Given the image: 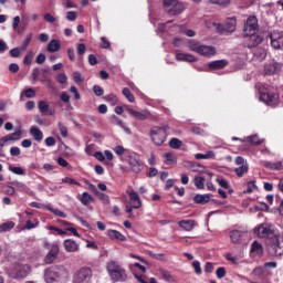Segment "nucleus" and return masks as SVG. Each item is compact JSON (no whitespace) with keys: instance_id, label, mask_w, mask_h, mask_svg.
<instances>
[{"instance_id":"obj_1","label":"nucleus","mask_w":283,"mask_h":283,"mask_svg":"<svg viewBox=\"0 0 283 283\" xmlns=\"http://www.w3.org/2000/svg\"><path fill=\"white\" fill-rule=\"evenodd\" d=\"M106 269L112 282H125L127 280V272L116 261L108 262Z\"/></svg>"},{"instance_id":"obj_2","label":"nucleus","mask_w":283,"mask_h":283,"mask_svg":"<svg viewBox=\"0 0 283 283\" xmlns=\"http://www.w3.org/2000/svg\"><path fill=\"white\" fill-rule=\"evenodd\" d=\"M164 8L170 17H176L185 10V4L178 0H164Z\"/></svg>"},{"instance_id":"obj_3","label":"nucleus","mask_w":283,"mask_h":283,"mask_svg":"<svg viewBox=\"0 0 283 283\" xmlns=\"http://www.w3.org/2000/svg\"><path fill=\"white\" fill-rule=\"evenodd\" d=\"M92 280V269L81 268L73 274L72 283H90Z\"/></svg>"},{"instance_id":"obj_4","label":"nucleus","mask_w":283,"mask_h":283,"mask_svg":"<svg viewBox=\"0 0 283 283\" xmlns=\"http://www.w3.org/2000/svg\"><path fill=\"white\" fill-rule=\"evenodd\" d=\"M150 140L154 143V145H157V147H160L167 140V134H165L164 130H160L158 126H154L150 129Z\"/></svg>"},{"instance_id":"obj_5","label":"nucleus","mask_w":283,"mask_h":283,"mask_svg":"<svg viewBox=\"0 0 283 283\" xmlns=\"http://www.w3.org/2000/svg\"><path fill=\"white\" fill-rule=\"evenodd\" d=\"M260 101L270 107H275L280 103V95L275 92H263L260 95Z\"/></svg>"},{"instance_id":"obj_6","label":"nucleus","mask_w":283,"mask_h":283,"mask_svg":"<svg viewBox=\"0 0 283 283\" xmlns=\"http://www.w3.org/2000/svg\"><path fill=\"white\" fill-rule=\"evenodd\" d=\"M258 28H259L258 18L255 15H250L244 21L243 36H249V33L255 32Z\"/></svg>"},{"instance_id":"obj_7","label":"nucleus","mask_w":283,"mask_h":283,"mask_svg":"<svg viewBox=\"0 0 283 283\" xmlns=\"http://www.w3.org/2000/svg\"><path fill=\"white\" fill-rule=\"evenodd\" d=\"M270 41L273 50L283 51V31H273L270 34Z\"/></svg>"},{"instance_id":"obj_8","label":"nucleus","mask_w":283,"mask_h":283,"mask_svg":"<svg viewBox=\"0 0 283 283\" xmlns=\"http://www.w3.org/2000/svg\"><path fill=\"white\" fill-rule=\"evenodd\" d=\"M30 268L28 264H20V265H15V268L13 269V273L11 274V276L14 280H23L25 279L27 275H30Z\"/></svg>"},{"instance_id":"obj_9","label":"nucleus","mask_w":283,"mask_h":283,"mask_svg":"<svg viewBox=\"0 0 283 283\" xmlns=\"http://www.w3.org/2000/svg\"><path fill=\"white\" fill-rule=\"evenodd\" d=\"M283 64L280 62H272L264 65V74L266 76H275L282 72Z\"/></svg>"},{"instance_id":"obj_10","label":"nucleus","mask_w":283,"mask_h":283,"mask_svg":"<svg viewBox=\"0 0 283 283\" xmlns=\"http://www.w3.org/2000/svg\"><path fill=\"white\" fill-rule=\"evenodd\" d=\"M245 39V44L248 48H258L260 43H262L263 39L261 35L256 34L255 32H250L248 35H243Z\"/></svg>"},{"instance_id":"obj_11","label":"nucleus","mask_w":283,"mask_h":283,"mask_svg":"<svg viewBox=\"0 0 283 283\" xmlns=\"http://www.w3.org/2000/svg\"><path fill=\"white\" fill-rule=\"evenodd\" d=\"M256 233L259 238H272V240L277 238L275 231L271 230V228H269L266 224L259 226Z\"/></svg>"},{"instance_id":"obj_12","label":"nucleus","mask_w":283,"mask_h":283,"mask_svg":"<svg viewBox=\"0 0 283 283\" xmlns=\"http://www.w3.org/2000/svg\"><path fill=\"white\" fill-rule=\"evenodd\" d=\"M59 244L53 243L51 245V250L48 252V254L44 258V262L45 264H52V262H54V260H56V258H59Z\"/></svg>"},{"instance_id":"obj_13","label":"nucleus","mask_w":283,"mask_h":283,"mask_svg":"<svg viewBox=\"0 0 283 283\" xmlns=\"http://www.w3.org/2000/svg\"><path fill=\"white\" fill-rule=\"evenodd\" d=\"M53 269L55 271L53 272V274H55L56 282L65 281L67 280V277H70V274L67 273V269H65V266H54Z\"/></svg>"},{"instance_id":"obj_14","label":"nucleus","mask_w":283,"mask_h":283,"mask_svg":"<svg viewBox=\"0 0 283 283\" xmlns=\"http://www.w3.org/2000/svg\"><path fill=\"white\" fill-rule=\"evenodd\" d=\"M128 198L129 205L133 209H140V207H143V201L140 200V196H138V192L130 191Z\"/></svg>"},{"instance_id":"obj_15","label":"nucleus","mask_w":283,"mask_h":283,"mask_svg":"<svg viewBox=\"0 0 283 283\" xmlns=\"http://www.w3.org/2000/svg\"><path fill=\"white\" fill-rule=\"evenodd\" d=\"M126 111L130 116H134V118H137V120H147L151 116V113L149 111H144L143 113L135 111L134 108L126 107Z\"/></svg>"},{"instance_id":"obj_16","label":"nucleus","mask_w":283,"mask_h":283,"mask_svg":"<svg viewBox=\"0 0 283 283\" xmlns=\"http://www.w3.org/2000/svg\"><path fill=\"white\" fill-rule=\"evenodd\" d=\"M272 240H274V243L269 247V253L273 255V250H274V255L276 256L283 255V248L280 247V235L276 234V238Z\"/></svg>"},{"instance_id":"obj_17","label":"nucleus","mask_w":283,"mask_h":283,"mask_svg":"<svg viewBox=\"0 0 283 283\" xmlns=\"http://www.w3.org/2000/svg\"><path fill=\"white\" fill-rule=\"evenodd\" d=\"M128 165L134 174H140L144 169L143 161L136 159V157H129Z\"/></svg>"},{"instance_id":"obj_18","label":"nucleus","mask_w":283,"mask_h":283,"mask_svg":"<svg viewBox=\"0 0 283 283\" xmlns=\"http://www.w3.org/2000/svg\"><path fill=\"white\" fill-rule=\"evenodd\" d=\"M198 54L206 56V59H211V56H216V48L201 44V49H199Z\"/></svg>"},{"instance_id":"obj_19","label":"nucleus","mask_w":283,"mask_h":283,"mask_svg":"<svg viewBox=\"0 0 283 283\" xmlns=\"http://www.w3.org/2000/svg\"><path fill=\"white\" fill-rule=\"evenodd\" d=\"M63 247L66 253H76V251H78V243L72 239L64 240Z\"/></svg>"},{"instance_id":"obj_20","label":"nucleus","mask_w":283,"mask_h":283,"mask_svg":"<svg viewBox=\"0 0 283 283\" xmlns=\"http://www.w3.org/2000/svg\"><path fill=\"white\" fill-rule=\"evenodd\" d=\"M235 28H238V19L235 17L227 18L224 24L226 32H235Z\"/></svg>"},{"instance_id":"obj_21","label":"nucleus","mask_w":283,"mask_h":283,"mask_svg":"<svg viewBox=\"0 0 283 283\" xmlns=\"http://www.w3.org/2000/svg\"><path fill=\"white\" fill-rule=\"evenodd\" d=\"M247 235V231L244 230H232L230 231V240L233 244H239L242 240V237Z\"/></svg>"},{"instance_id":"obj_22","label":"nucleus","mask_w":283,"mask_h":283,"mask_svg":"<svg viewBox=\"0 0 283 283\" xmlns=\"http://www.w3.org/2000/svg\"><path fill=\"white\" fill-rule=\"evenodd\" d=\"M38 109L42 114H45V112H48L49 116H54L56 114V111H54V108H50V104H48V102H45V101L39 102Z\"/></svg>"},{"instance_id":"obj_23","label":"nucleus","mask_w":283,"mask_h":283,"mask_svg":"<svg viewBox=\"0 0 283 283\" xmlns=\"http://www.w3.org/2000/svg\"><path fill=\"white\" fill-rule=\"evenodd\" d=\"M175 59L176 61H182L185 63H196V61H198L196 55L189 53H177Z\"/></svg>"},{"instance_id":"obj_24","label":"nucleus","mask_w":283,"mask_h":283,"mask_svg":"<svg viewBox=\"0 0 283 283\" xmlns=\"http://www.w3.org/2000/svg\"><path fill=\"white\" fill-rule=\"evenodd\" d=\"M229 65L227 60H216L208 64L209 70H224Z\"/></svg>"},{"instance_id":"obj_25","label":"nucleus","mask_w":283,"mask_h":283,"mask_svg":"<svg viewBox=\"0 0 283 283\" xmlns=\"http://www.w3.org/2000/svg\"><path fill=\"white\" fill-rule=\"evenodd\" d=\"M250 253L251 255H253V258L262 255L264 253V248L262 247V243L254 241L251 244Z\"/></svg>"},{"instance_id":"obj_26","label":"nucleus","mask_w":283,"mask_h":283,"mask_svg":"<svg viewBox=\"0 0 283 283\" xmlns=\"http://www.w3.org/2000/svg\"><path fill=\"white\" fill-rule=\"evenodd\" d=\"M61 50V40H51L46 45V51L50 53L59 52Z\"/></svg>"},{"instance_id":"obj_27","label":"nucleus","mask_w":283,"mask_h":283,"mask_svg":"<svg viewBox=\"0 0 283 283\" xmlns=\"http://www.w3.org/2000/svg\"><path fill=\"white\" fill-rule=\"evenodd\" d=\"M196 160H213L216 158V153L213 150H208L206 154L198 153L195 155Z\"/></svg>"},{"instance_id":"obj_28","label":"nucleus","mask_w":283,"mask_h":283,"mask_svg":"<svg viewBox=\"0 0 283 283\" xmlns=\"http://www.w3.org/2000/svg\"><path fill=\"white\" fill-rule=\"evenodd\" d=\"M209 200H211V195H209V193L196 195L193 197V202H196V205H207V202H209Z\"/></svg>"},{"instance_id":"obj_29","label":"nucleus","mask_w":283,"mask_h":283,"mask_svg":"<svg viewBox=\"0 0 283 283\" xmlns=\"http://www.w3.org/2000/svg\"><path fill=\"white\" fill-rule=\"evenodd\" d=\"M107 235H108L112 240H119L120 242H125V240H127V238L125 237V234L118 232L117 230H108V231H107Z\"/></svg>"},{"instance_id":"obj_30","label":"nucleus","mask_w":283,"mask_h":283,"mask_svg":"<svg viewBox=\"0 0 283 283\" xmlns=\"http://www.w3.org/2000/svg\"><path fill=\"white\" fill-rule=\"evenodd\" d=\"M54 268H49L44 271V279L46 283L56 282V274H54Z\"/></svg>"},{"instance_id":"obj_31","label":"nucleus","mask_w":283,"mask_h":283,"mask_svg":"<svg viewBox=\"0 0 283 283\" xmlns=\"http://www.w3.org/2000/svg\"><path fill=\"white\" fill-rule=\"evenodd\" d=\"M178 224L185 231H193V228L196 227V221H193V220H181V221H179Z\"/></svg>"},{"instance_id":"obj_32","label":"nucleus","mask_w":283,"mask_h":283,"mask_svg":"<svg viewBox=\"0 0 283 283\" xmlns=\"http://www.w3.org/2000/svg\"><path fill=\"white\" fill-rule=\"evenodd\" d=\"M187 48L190 50V52H196L197 54H199L202 44L196 40H189L187 42Z\"/></svg>"},{"instance_id":"obj_33","label":"nucleus","mask_w":283,"mask_h":283,"mask_svg":"<svg viewBox=\"0 0 283 283\" xmlns=\"http://www.w3.org/2000/svg\"><path fill=\"white\" fill-rule=\"evenodd\" d=\"M30 134L38 143H41V140H43V132H41V129H39L36 126H32L30 128Z\"/></svg>"},{"instance_id":"obj_34","label":"nucleus","mask_w":283,"mask_h":283,"mask_svg":"<svg viewBox=\"0 0 283 283\" xmlns=\"http://www.w3.org/2000/svg\"><path fill=\"white\" fill-rule=\"evenodd\" d=\"M264 167H266V169H271L272 171H282L283 169L282 161H276V163L265 161Z\"/></svg>"},{"instance_id":"obj_35","label":"nucleus","mask_w":283,"mask_h":283,"mask_svg":"<svg viewBox=\"0 0 283 283\" xmlns=\"http://www.w3.org/2000/svg\"><path fill=\"white\" fill-rule=\"evenodd\" d=\"M80 202H82L84 207H87V205H92V202H94V197H92V195L88 192H83L82 197L80 198Z\"/></svg>"},{"instance_id":"obj_36","label":"nucleus","mask_w":283,"mask_h":283,"mask_svg":"<svg viewBox=\"0 0 283 283\" xmlns=\"http://www.w3.org/2000/svg\"><path fill=\"white\" fill-rule=\"evenodd\" d=\"M243 143H250L251 145H262L264 140L260 139L258 135L248 136Z\"/></svg>"},{"instance_id":"obj_37","label":"nucleus","mask_w":283,"mask_h":283,"mask_svg":"<svg viewBox=\"0 0 283 283\" xmlns=\"http://www.w3.org/2000/svg\"><path fill=\"white\" fill-rule=\"evenodd\" d=\"M12 229H14L13 221H7L0 224V233H8V231H12Z\"/></svg>"},{"instance_id":"obj_38","label":"nucleus","mask_w":283,"mask_h":283,"mask_svg":"<svg viewBox=\"0 0 283 283\" xmlns=\"http://www.w3.org/2000/svg\"><path fill=\"white\" fill-rule=\"evenodd\" d=\"M234 174L239 177L242 178L244 174H249V164H245L243 166H240L238 168H234Z\"/></svg>"},{"instance_id":"obj_39","label":"nucleus","mask_w":283,"mask_h":283,"mask_svg":"<svg viewBox=\"0 0 283 283\" xmlns=\"http://www.w3.org/2000/svg\"><path fill=\"white\" fill-rule=\"evenodd\" d=\"M44 209H46L48 211H50L54 216H57V218H65L66 217L65 212H63L59 209H54V208H52V206H45Z\"/></svg>"},{"instance_id":"obj_40","label":"nucleus","mask_w":283,"mask_h":283,"mask_svg":"<svg viewBox=\"0 0 283 283\" xmlns=\"http://www.w3.org/2000/svg\"><path fill=\"white\" fill-rule=\"evenodd\" d=\"M205 177H195L193 178V185L197 189H205Z\"/></svg>"},{"instance_id":"obj_41","label":"nucleus","mask_w":283,"mask_h":283,"mask_svg":"<svg viewBox=\"0 0 283 283\" xmlns=\"http://www.w3.org/2000/svg\"><path fill=\"white\" fill-rule=\"evenodd\" d=\"M122 94L125 96V98H127L129 103H134L136 101L134 94H132V91H129L127 87L123 88Z\"/></svg>"},{"instance_id":"obj_42","label":"nucleus","mask_w":283,"mask_h":283,"mask_svg":"<svg viewBox=\"0 0 283 283\" xmlns=\"http://www.w3.org/2000/svg\"><path fill=\"white\" fill-rule=\"evenodd\" d=\"M169 147H171V149H180V147H182V142L178 138H171L169 142Z\"/></svg>"},{"instance_id":"obj_43","label":"nucleus","mask_w":283,"mask_h":283,"mask_svg":"<svg viewBox=\"0 0 283 283\" xmlns=\"http://www.w3.org/2000/svg\"><path fill=\"white\" fill-rule=\"evenodd\" d=\"M12 185H13V187H15L18 189V191H24L25 193H28V191H30V188L28 186H25V184H23V182L13 181Z\"/></svg>"},{"instance_id":"obj_44","label":"nucleus","mask_w":283,"mask_h":283,"mask_svg":"<svg viewBox=\"0 0 283 283\" xmlns=\"http://www.w3.org/2000/svg\"><path fill=\"white\" fill-rule=\"evenodd\" d=\"M258 189V186L255 185V181L251 180L248 182V188L243 191V193H253Z\"/></svg>"},{"instance_id":"obj_45","label":"nucleus","mask_w":283,"mask_h":283,"mask_svg":"<svg viewBox=\"0 0 283 283\" xmlns=\"http://www.w3.org/2000/svg\"><path fill=\"white\" fill-rule=\"evenodd\" d=\"M160 274L163 280H165L166 282H174V276L167 270H161Z\"/></svg>"},{"instance_id":"obj_46","label":"nucleus","mask_w":283,"mask_h":283,"mask_svg":"<svg viewBox=\"0 0 283 283\" xmlns=\"http://www.w3.org/2000/svg\"><path fill=\"white\" fill-rule=\"evenodd\" d=\"M8 140H21V130L7 135Z\"/></svg>"},{"instance_id":"obj_47","label":"nucleus","mask_w":283,"mask_h":283,"mask_svg":"<svg viewBox=\"0 0 283 283\" xmlns=\"http://www.w3.org/2000/svg\"><path fill=\"white\" fill-rule=\"evenodd\" d=\"M59 132L62 136V138H67V126L63 123H59Z\"/></svg>"},{"instance_id":"obj_48","label":"nucleus","mask_w":283,"mask_h":283,"mask_svg":"<svg viewBox=\"0 0 283 283\" xmlns=\"http://www.w3.org/2000/svg\"><path fill=\"white\" fill-rule=\"evenodd\" d=\"M9 171H12V174H15L17 176H23V174H25V170H23V168L21 167H9Z\"/></svg>"},{"instance_id":"obj_49","label":"nucleus","mask_w":283,"mask_h":283,"mask_svg":"<svg viewBox=\"0 0 283 283\" xmlns=\"http://www.w3.org/2000/svg\"><path fill=\"white\" fill-rule=\"evenodd\" d=\"M9 54L10 56H12V59H19L21 56V49L19 48L11 49L9 51Z\"/></svg>"},{"instance_id":"obj_50","label":"nucleus","mask_w":283,"mask_h":283,"mask_svg":"<svg viewBox=\"0 0 283 283\" xmlns=\"http://www.w3.org/2000/svg\"><path fill=\"white\" fill-rule=\"evenodd\" d=\"M96 196L99 198V200H102L104 205H109V196L101 191Z\"/></svg>"},{"instance_id":"obj_51","label":"nucleus","mask_w":283,"mask_h":283,"mask_svg":"<svg viewBox=\"0 0 283 283\" xmlns=\"http://www.w3.org/2000/svg\"><path fill=\"white\" fill-rule=\"evenodd\" d=\"M34 54L30 51L23 59V64L24 65H32V59Z\"/></svg>"},{"instance_id":"obj_52","label":"nucleus","mask_w":283,"mask_h":283,"mask_svg":"<svg viewBox=\"0 0 283 283\" xmlns=\"http://www.w3.org/2000/svg\"><path fill=\"white\" fill-rule=\"evenodd\" d=\"M165 158L167 160V165H176V157L171 153H166Z\"/></svg>"},{"instance_id":"obj_53","label":"nucleus","mask_w":283,"mask_h":283,"mask_svg":"<svg viewBox=\"0 0 283 283\" xmlns=\"http://www.w3.org/2000/svg\"><path fill=\"white\" fill-rule=\"evenodd\" d=\"M209 2L214 6H229V3H231V0H209Z\"/></svg>"},{"instance_id":"obj_54","label":"nucleus","mask_w":283,"mask_h":283,"mask_svg":"<svg viewBox=\"0 0 283 283\" xmlns=\"http://www.w3.org/2000/svg\"><path fill=\"white\" fill-rule=\"evenodd\" d=\"M56 81L61 83V85H65V83H67V75H65V73H60L56 76Z\"/></svg>"},{"instance_id":"obj_55","label":"nucleus","mask_w":283,"mask_h":283,"mask_svg":"<svg viewBox=\"0 0 283 283\" xmlns=\"http://www.w3.org/2000/svg\"><path fill=\"white\" fill-rule=\"evenodd\" d=\"M105 101H107L108 103H113V105H116V103H118V97H116V95L114 94H108L105 96Z\"/></svg>"},{"instance_id":"obj_56","label":"nucleus","mask_w":283,"mask_h":283,"mask_svg":"<svg viewBox=\"0 0 283 283\" xmlns=\"http://www.w3.org/2000/svg\"><path fill=\"white\" fill-rule=\"evenodd\" d=\"M93 92L95 96H103V94H105V91H103V87H101L99 85H94Z\"/></svg>"},{"instance_id":"obj_57","label":"nucleus","mask_w":283,"mask_h":283,"mask_svg":"<svg viewBox=\"0 0 283 283\" xmlns=\"http://www.w3.org/2000/svg\"><path fill=\"white\" fill-rule=\"evenodd\" d=\"M216 275H217L218 280H222V277H224V275H227V270H224V268H218L216 271Z\"/></svg>"},{"instance_id":"obj_58","label":"nucleus","mask_w":283,"mask_h":283,"mask_svg":"<svg viewBox=\"0 0 283 283\" xmlns=\"http://www.w3.org/2000/svg\"><path fill=\"white\" fill-rule=\"evenodd\" d=\"M217 182L222 187V189H229V181H227L224 178H217Z\"/></svg>"},{"instance_id":"obj_59","label":"nucleus","mask_w":283,"mask_h":283,"mask_svg":"<svg viewBox=\"0 0 283 283\" xmlns=\"http://www.w3.org/2000/svg\"><path fill=\"white\" fill-rule=\"evenodd\" d=\"M62 182H66L67 185H76L77 187H81V182H78L75 179H72L70 177L63 178Z\"/></svg>"},{"instance_id":"obj_60","label":"nucleus","mask_w":283,"mask_h":283,"mask_svg":"<svg viewBox=\"0 0 283 283\" xmlns=\"http://www.w3.org/2000/svg\"><path fill=\"white\" fill-rule=\"evenodd\" d=\"M44 21H46V23H54L56 22V18L52 15V13H45Z\"/></svg>"},{"instance_id":"obj_61","label":"nucleus","mask_w":283,"mask_h":283,"mask_svg":"<svg viewBox=\"0 0 283 283\" xmlns=\"http://www.w3.org/2000/svg\"><path fill=\"white\" fill-rule=\"evenodd\" d=\"M192 266H193L195 273L197 275H200V273H202V269L200 268V262L199 261H193Z\"/></svg>"},{"instance_id":"obj_62","label":"nucleus","mask_w":283,"mask_h":283,"mask_svg":"<svg viewBox=\"0 0 283 283\" xmlns=\"http://www.w3.org/2000/svg\"><path fill=\"white\" fill-rule=\"evenodd\" d=\"M86 50H87V46H85V44L83 43L77 44V54H80V56H83Z\"/></svg>"},{"instance_id":"obj_63","label":"nucleus","mask_w":283,"mask_h":283,"mask_svg":"<svg viewBox=\"0 0 283 283\" xmlns=\"http://www.w3.org/2000/svg\"><path fill=\"white\" fill-rule=\"evenodd\" d=\"M65 19L67 21H76V12L75 11H69L66 12Z\"/></svg>"},{"instance_id":"obj_64","label":"nucleus","mask_w":283,"mask_h":283,"mask_svg":"<svg viewBox=\"0 0 283 283\" xmlns=\"http://www.w3.org/2000/svg\"><path fill=\"white\" fill-rule=\"evenodd\" d=\"M11 156H21V148L13 146L10 148Z\"/></svg>"}]
</instances>
